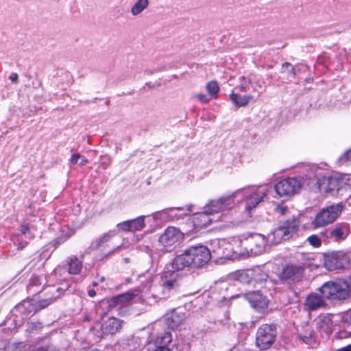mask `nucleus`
Instances as JSON below:
<instances>
[{"label":"nucleus","instance_id":"8fccbe9b","mask_svg":"<svg viewBox=\"0 0 351 351\" xmlns=\"http://www.w3.org/2000/svg\"><path fill=\"white\" fill-rule=\"evenodd\" d=\"M213 324L215 325V327H213L212 328L215 330L216 329L219 330L221 327L223 326V322L221 320H217L213 322Z\"/></svg>","mask_w":351,"mask_h":351},{"label":"nucleus","instance_id":"338daca9","mask_svg":"<svg viewBox=\"0 0 351 351\" xmlns=\"http://www.w3.org/2000/svg\"><path fill=\"white\" fill-rule=\"evenodd\" d=\"M311 80L310 78H306V79L305 80V81H306V82H308V83H309V82H311Z\"/></svg>","mask_w":351,"mask_h":351},{"label":"nucleus","instance_id":"0e129e2a","mask_svg":"<svg viewBox=\"0 0 351 351\" xmlns=\"http://www.w3.org/2000/svg\"><path fill=\"white\" fill-rule=\"evenodd\" d=\"M146 86H149V88H152V86H151V83L150 82H147L145 84Z\"/></svg>","mask_w":351,"mask_h":351},{"label":"nucleus","instance_id":"b1692460","mask_svg":"<svg viewBox=\"0 0 351 351\" xmlns=\"http://www.w3.org/2000/svg\"><path fill=\"white\" fill-rule=\"evenodd\" d=\"M300 225L298 218L293 216L291 218L280 223L279 226L285 232L287 237L296 232Z\"/></svg>","mask_w":351,"mask_h":351},{"label":"nucleus","instance_id":"f03ea898","mask_svg":"<svg viewBox=\"0 0 351 351\" xmlns=\"http://www.w3.org/2000/svg\"><path fill=\"white\" fill-rule=\"evenodd\" d=\"M180 271L172 267V262L165 266L160 274L158 285L154 287V296L156 298L167 300L180 290L178 274Z\"/></svg>","mask_w":351,"mask_h":351},{"label":"nucleus","instance_id":"4be33fe9","mask_svg":"<svg viewBox=\"0 0 351 351\" xmlns=\"http://www.w3.org/2000/svg\"><path fill=\"white\" fill-rule=\"evenodd\" d=\"M175 210L182 211L184 210V208L182 207H171L167 208L160 210V213L162 214V220H178L180 219H183L185 216L189 215V213L191 211V208L189 207L186 209L187 212L182 213H174Z\"/></svg>","mask_w":351,"mask_h":351},{"label":"nucleus","instance_id":"cd10ccee","mask_svg":"<svg viewBox=\"0 0 351 351\" xmlns=\"http://www.w3.org/2000/svg\"><path fill=\"white\" fill-rule=\"evenodd\" d=\"M287 237L285 232L278 226L272 232H271L267 237V241L269 242L272 245H277L280 243L282 240L286 239Z\"/></svg>","mask_w":351,"mask_h":351},{"label":"nucleus","instance_id":"c85d7f7f","mask_svg":"<svg viewBox=\"0 0 351 351\" xmlns=\"http://www.w3.org/2000/svg\"><path fill=\"white\" fill-rule=\"evenodd\" d=\"M212 245V253L215 254L217 258H224L226 256L224 250H227V247H224L225 245H230L226 243L224 240L215 239L211 241Z\"/></svg>","mask_w":351,"mask_h":351},{"label":"nucleus","instance_id":"5701e85b","mask_svg":"<svg viewBox=\"0 0 351 351\" xmlns=\"http://www.w3.org/2000/svg\"><path fill=\"white\" fill-rule=\"evenodd\" d=\"M64 267L69 274L77 275L82 269L83 261L80 260L76 256L71 255L66 258Z\"/></svg>","mask_w":351,"mask_h":351},{"label":"nucleus","instance_id":"6e6552de","mask_svg":"<svg viewBox=\"0 0 351 351\" xmlns=\"http://www.w3.org/2000/svg\"><path fill=\"white\" fill-rule=\"evenodd\" d=\"M302 185L301 180L297 178L288 177L278 181L275 184L274 189L280 197L289 199L299 193Z\"/></svg>","mask_w":351,"mask_h":351},{"label":"nucleus","instance_id":"f704fd0d","mask_svg":"<svg viewBox=\"0 0 351 351\" xmlns=\"http://www.w3.org/2000/svg\"><path fill=\"white\" fill-rule=\"evenodd\" d=\"M172 341L171 334L169 331H165L159 334L155 340L156 347L167 346Z\"/></svg>","mask_w":351,"mask_h":351},{"label":"nucleus","instance_id":"c03bdc74","mask_svg":"<svg viewBox=\"0 0 351 351\" xmlns=\"http://www.w3.org/2000/svg\"><path fill=\"white\" fill-rule=\"evenodd\" d=\"M68 239V237L62 235L53 239L51 242L54 249H56L60 245L64 243Z\"/></svg>","mask_w":351,"mask_h":351},{"label":"nucleus","instance_id":"473e14b6","mask_svg":"<svg viewBox=\"0 0 351 351\" xmlns=\"http://www.w3.org/2000/svg\"><path fill=\"white\" fill-rule=\"evenodd\" d=\"M232 102L237 107H243L247 105L253 97L250 95L241 96L237 93H232L230 95Z\"/></svg>","mask_w":351,"mask_h":351},{"label":"nucleus","instance_id":"a18cd8bd","mask_svg":"<svg viewBox=\"0 0 351 351\" xmlns=\"http://www.w3.org/2000/svg\"><path fill=\"white\" fill-rule=\"evenodd\" d=\"M295 69V75L300 74L302 73H305L308 70V66L304 64H298L294 66Z\"/></svg>","mask_w":351,"mask_h":351},{"label":"nucleus","instance_id":"603ef678","mask_svg":"<svg viewBox=\"0 0 351 351\" xmlns=\"http://www.w3.org/2000/svg\"><path fill=\"white\" fill-rule=\"evenodd\" d=\"M14 243L16 244V245L17 246V248L19 250H22L27 245V241L18 242V241H14Z\"/></svg>","mask_w":351,"mask_h":351},{"label":"nucleus","instance_id":"3c124183","mask_svg":"<svg viewBox=\"0 0 351 351\" xmlns=\"http://www.w3.org/2000/svg\"><path fill=\"white\" fill-rule=\"evenodd\" d=\"M196 97L202 103H206L208 101L206 95L204 94H198Z\"/></svg>","mask_w":351,"mask_h":351},{"label":"nucleus","instance_id":"864d4df0","mask_svg":"<svg viewBox=\"0 0 351 351\" xmlns=\"http://www.w3.org/2000/svg\"><path fill=\"white\" fill-rule=\"evenodd\" d=\"M160 210L156 211L152 214L153 218L154 220H162V217L161 215Z\"/></svg>","mask_w":351,"mask_h":351},{"label":"nucleus","instance_id":"5fc2aeb1","mask_svg":"<svg viewBox=\"0 0 351 351\" xmlns=\"http://www.w3.org/2000/svg\"><path fill=\"white\" fill-rule=\"evenodd\" d=\"M219 302H220L221 306L222 305L229 306L230 302V299L226 298L223 297V299L221 300H220Z\"/></svg>","mask_w":351,"mask_h":351},{"label":"nucleus","instance_id":"4468645a","mask_svg":"<svg viewBox=\"0 0 351 351\" xmlns=\"http://www.w3.org/2000/svg\"><path fill=\"white\" fill-rule=\"evenodd\" d=\"M243 297L259 313H264L268 308L269 300L259 290L247 291Z\"/></svg>","mask_w":351,"mask_h":351},{"label":"nucleus","instance_id":"e2e57ef3","mask_svg":"<svg viewBox=\"0 0 351 351\" xmlns=\"http://www.w3.org/2000/svg\"><path fill=\"white\" fill-rule=\"evenodd\" d=\"M239 89L242 92H245L247 90V88L243 84L240 86Z\"/></svg>","mask_w":351,"mask_h":351},{"label":"nucleus","instance_id":"2eb2a0df","mask_svg":"<svg viewBox=\"0 0 351 351\" xmlns=\"http://www.w3.org/2000/svg\"><path fill=\"white\" fill-rule=\"evenodd\" d=\"M182 238V233L179 229L169 226L159 237L158 242L165 247H171Z\"/></svg>","mask_w":351,"mask_h":351},{"label":"nucleus","instance_id":"7c9ffc66","mask_svg":"<svg viewBox=\"0 0 351 351\" xmlns=\"http://www.w3.org/2000/svg\"><path fill=\"white\" fill-rule=\"evenodd\" d=\"M280 72L282 75H284V79L286 82H291L295 79L296 75L295 66L290 62H284L282 64Z\"/></svg>","mask_w":351,"mask_h":351},{"label":"nucleus","instance_id":"20e7f679","mask_svg":"<svg viewBox=\"0 0 351 351\" xmlns=\"http://www.w3.org/2000/svg\"><path fill=\"white\" fill-rule=\"evenodd\" d=\"M64 289L55 286H49L47 294L50 297L38 300L35 306L32 305L28 301H23V302L17 304L15 309L23 313L25 315H28L33 311H37L43 309L52 303H53L57 298H60L63 293Z\"/></svg>","mask_w":351,"mask_h":351},{"label":"nucleus","instance_id":"0eeeda50","mask_svg":"<svg viewBox=\"0 0 351 351\" xmlns=\"http://www.w3.org/2000/svg\"><path fill=\"white\" fill-rule=\"evenodd\" d=\"M277 327L275 324H262L256 333V346L261 350L269 348L276 341Z\"/></svg>","mask_w":351,"mask_h":351},{"label":"nucleus","instance_id":"1a4fd4ad","mask_svg":"<svg viewBox=\"0 0 351 351\" xmlns=\"http://www.w3.org/2000/svg\"><path fill=\"white\" fill-rule=\"evenodd\" d=\"M267 242L266 238L258 233L250 234L240 241L245 251L253 256L261 254L265 251Z\"/></svg>","mask_w":351,"mask_h":351},{"label":"nucleus","instance_id":"aec40b11","mask_svg":"<svg viewBox=\"0 0 351 351\" xmlns=\"http://www.w3.org/2000/svg\"><path fill=\"white\" fill-rule=\"evenodd\" d=\"M267 191L265 189L259 187L250 193L246 199L245 210L250 213L252 210L257 206V205L263 200L266 196Z\"/></svg>","mask_w":351,"mask_h":351},{"label":"nucleus","instance_id":"e433bc0d","mask_svg":"<svg viewBox=\"0 0 351 351\" xmlns=\"http://www.w3.org/2000/svg\"><path fill=\"white\" fill-rule=\"evenodd\" d=\"M43 282V278L40 276H38L36 275H34L31 277L29 284L27 285V290L29 291H32V293H39L40 291L33 290L34 287H39L40 286Z\"/></svg>","mask_w":351,"mask_h":351},{"label":"nucleus","instance_id":"7ed1b4c3","mask_svg":"<svg viewBox=\"0 0 351 351\" xmlns=\"http://www.w3.org/2000/svg\"><path fill=\"white\" fill-rule=\"evenodd\" d=\"M319 291L324 298L333 302H343L350 298L351 294L349 283L343 280L326 282Z\"/></svg>","mask_w":351,"mask_h":351},{"label":"nucleus","instance_id":"ea45409f","mask_svg":"<svg viewBox=\"0 0 351 351\" xmlns=\"http://www.w3.org/2000/svg\"><path fill=\"white\" fill-rule=\"evenodd\" d=\"M323 238L317 234H312L307 238V241L314 247H319L322 245Z\"/></svg>","mask_w":351,"mask_h":351},{"label":"nucleus","instance_id":"58836bf2","mask_svg":"<svg viewBox=\"0 0 351 351\" xmlns=\"http://www.w3.org/2000/svg\"><path fill=\"white\" fill-rule=\"evenodd\" d=\"M206 90L210 96L216 97L219 90L217 82L216 81L209 82L206 84Z\"/></svg>","mask_w":351,"mask_h":351},{"label":"nucleus","instance_id":"4c0bfd02","mask_svg":"<svg viewBox=\"0 0 351 351\" xmlns=\"http://www.w3.org/2000/svg\"><path fill=\"white\" fill-rule=\"evenodd\" d=\"M337 164L339 166L351 165V148L339 156L337 160Z\"/></svg>","mask_w":351,"mask_h":351},{"label":"nucleus","instance_id":"49530a36","mask_svg":"<svg viewBox=\"0 0 351 351\" xmlns=\"http://www.w3.org/2000/svg\"><path fill=\"white\" fill-rule=\"evenodd\" d=\"M350 335L351 332H348L347 330H341L336 332L335 337L337 339H344L348 337Z\"/></svg>","mask_w":351,"mask_h":351},{"label":"nucleus","instance_id":"f257e3e1","mask_svg":"<svg viewBox=\"0 0 351 351\" xmlns=\"http://www.w3.org/2000/svg\"><path fill=\"white\" fill-rule=\"evenodd\" d=\"M211 258V251L203 245L190 246L172 261V267L187 270L202 267Z\"/></svg>","mask_w":351,"mask_h":351},{"label":"nucleus","instance_id":"bb28decb","mask_svg":"<svg viewBox=\"0 0 351 351\" xmlns=\"http://www.w3.org/2000/svg\"><path fill=\"white\" fill-rule=\"evenodd\" d=\"M184 319V313L174 310L167 318V323L171 329H177L182 324Z\"/></svg>","mask_w":351,"mask_h":351},{"label":"nucleus","instance_id":"f3484780","mask_svg":"<svg viewBox=\"0 0 351 351\" xmlns=\"http://www.w3.org/2000/svg\"><path fill=\"white\" fill-rule=\"evenodd\" d=\"M145 216H140L135 219L124 221L117 225V230L122 232H136L142 230L145 226Z\"/></svg>","mask_w":351,"mask_h":351},{"label":"nucleus","instance_id":"ddd939ff","mask_svg":"<svg viewBox=\"0 0 351 351\" xmlns=\"http://www.w3.org/2000/svg\"><path fill=\"white\" fill-rule=\"evenodd\" d=\"M304 271L302 265L289 264L283 267L279 277L282 283L291 285L302 280Z\"/></svg>","mask_w":351,"mask_h":351},{"label":"nucleus","instance_id":"9d476101","mask_svg":"<svg viewBox=\"0 0 351 351\" xmlns=\"http://www.w3.org/2000/svg\"><path fill=\"white\" fill-rule=\"evenodd\" d=\"M324 266L328 271L344 269L350 263L348 256L343 251H333L324 254Z\"/></svg>","mask_w":351,"mask_h":351},{"label":"nucleus","instance_id":"a211bd4d","mask_svg":"<svg viewBox=\"0 0 351 351\" xmlns=\"http://www.w3.org/2000/svg\"><path fill=\"white\" fill-rule=\"evenodd\" d=\"M298 338L310 347L317 344V337L313 327L308 324L302 326L297 332Z\"/></svg>","mask_w":351,"mask_h":351},{"label":"nucleus","instance_id":"c756f323","mask_svg":"<svg viewBox=\"0 0 351 351\" xmlns=\"http://www.w3.org/2000/svg\"><path fill=\"white\" fill-rule=\"evenodd\" d=\"M252 277V285L256 287V285H262L267 279V275L259 267L251 268Z\"/></svg>","mask_w":351,"mask_h":351},{"label":"nucleus","instance_id":"a19ab883","mask_svg":"<svg viewBox=\"0 0 351 351\" xmlns=\"http://www.w3.org/2000/svg\"><path fill=\"white\" fill-rule=\"evenodd\" d=\"M341 322L343 327L351 326V309L347 311L342 315Z\"/></svg>","mask_w":351,"mask_h":351},{"label":"nucleus","instance_id":"13d9d810","mask_svg":"<svg viewBox=\"0 0 351 351\" xmlns=\"http://www.w3.org/2000/svg\"><path fill=\"white\" fill-rule=\"evenodd\" d=\"M9 79H10L12 82H16V81H17V80H18V75H17V73H12L10 75Z\"/></svg>","mask_w":351,"mask_h":351},{"label":"nucleus","instance_id":"393cba45","mask_svg":"<svg viewBox=\"0 0 351 351\" xmlns=\"http://www.w3.org/2000/svg\"><path fill=\"white\" fill-rule=\"evenodd\" d=\"M118 234V231L114 230H109L108 232L103 234L101 236L95 239L90 243L89 248L92 250H98L99 247L104 245L105 243L108 242L113 237Z\"/></svg>","mask_w":351,"mask_h":351},{"label":"nucleus","instance_id":"79ce46f5","mask_svg":"<svg viewBox=\"0 0 351 351\" xmlns=\"http://www.w3.org/2000/svg\"><path fill=\"white\" fill-rule=\"evenodd\" d=\"M43 325L40 322H27V331L29 332H34L41 330Z\"/></svg>","mask_w":351,"mask_h":351},{"label":"nucleus","instance_id":"052dcab7","mask_svg":"<svg viewBox=\"0 0 351 351\" xmlns=\"http://www.w3.org/2000/svg\"><path fill=\"white\" fill-rule=\"evenodd\" d=\"M337 351H351V343L343 348H339Z\"/></svg>","mask_w":351,"mask_h":351},{"label":"nucleus","instance_id":"2f4dec72","mask_svg":"<svg viewBox=\"0 0 351 351\" xmlns=\"http://www.w3.org/2000/svg\"><path fill=\"white\" fill-rule=\"evenodd\" d=\"M132 298V294L127 293L112 297L107 301V303L109 307L113 308L117 305L121 306L124 302L131 300Z\"/></svg>","mask_w":351,"mask_h":351},{"label":"nucleus","instance_id":"412c9836","mask_svg":"<svg viewBox=\"0 0 351 351\" xmlns=\"http://www.w3.org/2000/svg\"><path fill=\"white\" fill-rule=\"evenodd\" d=\"M123 323V321L111 317L102 323L101 330L104 335H113L121 330Z\"/></svg>","mask_w":351,"mask_h":351},{"label":"nucleus","instance_id":"423d86ee","mask_svg":"<svg viewBox=\"0 0 351 351\" xmlns=\"http://www.w3.org/2000/svg\"><path fill=\"white\" fill-rule=\"evenodd\" d=\"M322 172L321 168L315 167V178L317 179V187L320 192H337L342 187L343 180L341 178L331 175L330 173L322 175Z\"/></svg>","mask_w":351,"mask_h":351},{"label":"nucleus","instance_id":"09e8293b","mask_svg":"<svg viewBox=\"0 0 351 351\" xmlns=\"http://www.w3.org/2000/svg\"><path fill=\"white\" fill-rule=\"evenodd\" d=\"M287 210H288V208L287 206H278L276 208V212L279 213L281 215H285L286 213V212L287 211Z\"/></svg>","mask_w":351,"mask_h":351},{"label":"nucleus","instance_id":"69168bd1","mask_svg":"<svg viewBox=\"0 0 351 351\" xmlns=\"http://www.w3.org/2000/svg\"><path fill=\"white\" fill-rule=\"evenodd\" d=\"M349 280H350V286L351 287V274L349 276Z\"/></svg>","mask_w":351,"mask_h":351},{"label":"nucleus","instance_id":"a878e982","mask_svg":"<svg viewBox=\"0 0 351 351\" xmlns=\"http://www.w3.org/2000/svg\"><path fill=\"white\" fill-rule=\"evenodd\" d=\"M213 221L211 215L204 209V211L195 214L193 219V225L196 228H204Z\"/></svg>","mask_w":351,"mask_h":351},{"label":"nucleus","instance_id":"6e6d98bb","mask_svg":"<svg viewBox=\"0 0 351 351\" xmlns=\"http://www.w3.org/2000/svg\"><path fill=\"white\" fill-rule=\"evenodd\" d=\"M153 351H172L170 348L167 346H158Z\"/></svg>","mask_w":351,"mask_h":351},{"label":"nucleus","instance_id":"72a5a7b5","mask_svg":"<svg viewBox=\"0 0 351 351\" xmlns=\"http://www.w3.org/2000/svg\"><path fill=\"white\" fill-rule=\"evenodd\" d=\"M236 278L242 284L252 285L251 269L238 271L236 274Z\"/></svg>","mask_w":351,"mask_h":351},{"label":"nucleus","instance_id":"bf43d9fd","mask_svg":"<svg viewBox=\"0 0 351 351\" xmlns=\"http://www.w3.org/2000/svg\"><path fill=\"white\" fill-rule=\"evenodd\" d=\"M80 159H81V161L80 162V165L81 166H84L88 162V160L84 156H81Z\"/></svg>","mask_w":351,"mask_h":351},{"label":"nucleus","instance_id":"6ab92c4d","mask_svg":"<svg viewBox=\"0 0 351 351\" xmlns=\"http://www.w3.org/2000/svg\"><path fill=\"white\" fill-rule=\"evenodd\" d=\"M315 326L317 330L321 335H326L329 336L333 330V322L330 315H322L315 319Z\"/></svg>","mask_w":351,"mask_h":351},{"label":"nucleus","instance_id":"37998d69","mask_svg":"<svg viewBox=\"0 0 351 351\" xmlns=\"http://www.w3.org/2000/svg\"><path fill=\"white\" fill-rule=\"evenodd\" d=\"M20 232L21 236H25V237H28L29 239L33 237L30 232L29 223H22L20 226Z\"/></svg>","mask_w":351,"mask_h":351},{"label":"nucleus","instance_id":"774afa93","mask_svg":"<svg viewBox=\"0 0 351 351\" xmlns=\"http://www.w3.org/2000/svg\"><path fill=\"white\" fill-rule=\"evenodd\" d=\"M256 86H257V87H259L260 88H262V86L259 83H257Z\"/></svg>","mask_w":351,"mask_h":351},{"label":"nucleus","instance_id":"f8f14e48","mask_svg":"<svg viewBox=\"0 0 351 351\" xmlns=\"http://www.w3.org/2000/svg\"><path fill=\"white\" fill-rule=\"evenodd\" d=\"M350 233V226L347 223H340L331 229H326L320 232L324 243L341 242Z\"/></svg>","mask_w":351,"mask_h":351},{"label":"nucleus","instance_id":"c9c22d12","mask_svg":"<svg viewBox=\"0 0 351 351\" xmlns=\"http://www.w3.org/2000/svg\"><path fill=\"white\" fill-rule=\"evenodd\" d=\"M149 5L148 0H137L131 8V13L133 16H138Z\"/></svg>","mask_w":351,"mask_h":351},{"label":"nucleus","instance_id":"4d7b16f0","mask_svg":"<svg viewBox=\"0 0 351 351\" xmlns=\"http://www.w3.org/2000/svg\"><path fill=\"white\" fill-rule=\"evenodd\" d=\"M119 248H120V246L114 247L113 250H112L109 251L108 253L105 254L104 257V258H108L109 256L112 255L117 250H118Z\"/></svg>","mask_w":351,"mask_h":351},{"label":"nucleus","instance_id":"dca6fc26","mask_svg":"<svg viewBox=\"0 0 351 351\" xmlns=\"http://www.w3.org/2000/svg\"><path fill=\"white\" fill-rule=\"evenodd\" d=\"M326 300L324 295H319L317 293L312 292L309 293L304 302V309L307 312H313L321 308L327 307Z\"/></svg>","mask_w":351,"mask_h":351},{"label":"nucleus","instance_id":"680f3d73","mask_svg":"<svg viewBox=\"0 0 351 351\" xmlns=\"http://www.w3.org/2000/svg\"><path fill=\"white\" fill-rule=\"evenodd\" d=\"M88 295L90 298H93L96 295V291L94 289H90L88 291Z\"/></svg>","mask_w":351,"mask_h":351},{"label":"nucleus","instance_id":"39448f33","mask_svg":"<svg viewBox=\"0 0 351 351\" xmlns=\"http://www.w3.org/2000/svg\"><path fill=\"white\" fill-rule=\"evenodd\" d=\"M345 206L342 202L328 205L315 215L312 221L314 228L326 226L333 223L341 215Z\"/></svg>","mask_w":351,"mask_h":351},{"label":"nucleus","instance_id":"de8ad7c7","mask_svg":"<svg viewBox=\"0 0 351 351\" xmlns=\"http://www.w3.org/2000/svg\"><path fill=\"white\" fill-rule=\"evenodd\" d=\"M81 158V155L79 153L73 154L70 159L71 165H75L77 163L78 160Z\"/></svg>","mask_w":351,"mask_h":351},{"label":"nucleus","instance_id":"9b49d317","mask_svg":"<svg viewBox=\"0 0 351 351\" xmlns=\"http://www.w3.org/2000/svg\"><path fill=\"white\" fill-rule=\"evenodd\" d=\"M240 193H241V191L238 190L230 195L222 196L218 199L211 200L206 204L204 209L211 215L226 210L231 209L235 206V197Z\"/></svg>","mask_w":351,"mask_h":351}]
</instances>
